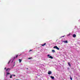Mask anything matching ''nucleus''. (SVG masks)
<instances>
[{"instance_id":"20e7f679","label":"nucleus","mask_w":80,"mask_h":80,"mask_svg":"<svg viewBox=\"0 0 80 80\" xmlns=\"http://www.w3.org/2000/svg\"><path fill=\"white\" fill-rule=\"evenodd\" d=\"M63 42H64L65 43H67L68 41H63Z\"/></svg>"},{"instance_id":"aec40b11","label":"nucleus","mask_w":80,"mask_h":80,"mask_svg":"<svg viewBox=\"0 0 80 80\" xmlns=\"http://www.w3.org/2000/svg\"><path fill=\"white\" fill-rule=\"evenodd\" d=\"M48 57H50V54H49L48 55H47Z\"/></svg>"},{"instance_id":"7ed1b4c3","label":"nucleus","mask_w":80,"mask_h":80,"mask_svg":"<svg viewBox=\"0 0 80 80\" xmlns=\"http://www.w3.org/2000/svg\"><path fill=\"white\" fill-rule=\"evenodd\" d=\"M11 69L10 68H7L6 70V72H7V71H10V70Z\"/></svg>"},{"instance_id":"f3484780","label":"nucleus","mask_w":80,"mask_h":80,"mask_svg":"<svg viewBox=\"0 0 80 80\" xmlns=\"http://www.w3.org/2000/svg\"><path fill=\"white\" fill-rule=\"evenodd\" d=\"M15 58V57H14L13 58V59H14Z\"/></svg>"},{"instance_id":"bb28decb","label":"nucleus","mask_w":80,"mask_h":80,"mask_svg":"<svg viewBox=\"0 0 80 80\" xmlns=\"http://www.w3.org/2000/svg\"><path fill=\"white\" fill-rule=\"evenodd\" d=\"M13 62V61H12V63Z\"/></svg>"},{"instance_id":"423d86ee","label":"nucleus","mask_w":80,"mask_h":80,"mask_svg":"<svg viewBox=\"0 0 80 80\" xmlns=\"http://www.w3.org/2000/svg\"><path fill=\"white\" fill-rule=\"evenodd\" d=\"M50 77L51 78H52V79H54V77L51 76Z\"/></svg>"},{"instance_id":"412c9836","label":"nucleus","mask_w":80,"mask_h":80,"mask_svg":"<svg viewBox=\"0 0 80 80\" xmlns=\"http://www.w3.org/2000/svg\"><path fill=\"white\" fill-rule=\"evenodd\" d=\"M17 57H18V55H17L16 56V58H17Z\"/></svg>"},{"instance_id":"cd10ccee","label":"nucleus","mask_w":80,"mask_h":80,"mask_svg":"<svg viewBox=\"0 0 80 80\" xmlns=\"http://www.w3.org/2000/svg\"><path fill=\"white\" fill-rule=\"evenodd\" d=\"M21 54H20V55H20Z\"/></svg>"},{"instance_id":"39448f33","label":"nucleus","mask_w":80,"mask_h":80,"mask_svg":"<svg viewBox=\"0 0 80 80\" xmlns=\"http://www.w3.org/2000/svg\"><path fill=\"white\" fill-rule=\"evenodd\" d=\"M73 37L75 38V37H76V35L75 34H73Z\"/></svg>"},{"instance_id":"a211bd4d","label":"nucleus","mask_w":80,"mask_h":80,"mask_svg":"<svg viewBox=\"0 0 80 80\" xmlns=\"http://www.w3.org/2000/svg\"><path fill=\"white\" fill-rule=\"evenodd\" d=\"M70 79L71 80H72V77H71Z\"/></svg>"},{"instance_id":"f8f14e48","label":"nucleus","mask_w":80,"mask_h":80,"mask_svg":"<svg viewBox=\"0 0 80 80\" xmlns=\"http://www.w3.org/2000/svg\"><path fill=\"white\" fill-rule=\"evenodd\" d=\"M7 75H10V73H8V72H6Z\"/></svg>"},{"instance_id":"dca6fc26","label":"nucleus","mask_w":80,"mask_h":80,"mask_svg":"<svg viewBox=\"0 0 80 80\" xmlns=\"http://www.w3.org/2000/svg\"><path fill=\"white\" fill-rule=\"evenodd\" d=\"M11 60H10V61H9V62L8 63V64H9V63H10V61H11Z\"/></svg>"},{"instance_id":"a878e982","label":"nucleus","mask_w":80,"mask_h":80,"mask_svg":"<svg viewBox=\"0 0 80 80\" xmlns=\"http://www.w3.org/2000/svg\"><path fill=\"white\" fill-rule=\"evenodd\" d=\"M69 69H70L69 68H68V70H69Z\"/></svg>"},{"instance_id":"9b49d317","label":"nucleus","mask_w":80,"mask_h":80,"mask_svg":"<svg viewBox=\"0 0 80 80\" xmlns=\"http://www.w3.org/2000/svg\"><path fill=\"white\" fill-rule=\"evenodd\" d=\"M68 65L69 66V67H71V65H70V64L69 62L68 63Z\"/></svg>"},{"instance_id":"f03ea898","label":"nucleus","mask_w":80,"mask_h":80,"mask_svg":"<svg viewBox=\"0 0 80 80\" xmlns=\"http://www.w3.org/2000/svg\"><path fill=\"white\" fill-rule=\"evenodd\" d=\"M52 71H49L48 72V75H51V74H52Z\"/></svg>"},{"instance_id":"4be33fe9","label":"nucleus","mask_w":80,"mask_h":80,"mask_svg":"<svg viewBox=\"0 0 80 80\" xmlns=\"http://www.w3.org/2000/svg\"><path fill=\"white\" fill-rule=\"evenodd\" d=\"M62 37H64V36H62L61 37V38H62Z\"/></svg>"},{"instance_id":"5701e85b","label":"nucleus","mask_w":80,"mask_h":80,"mask_svg":"<svg viewBox=\"0 0 80 80\" xmlns=\"http://www.w3.org/2000/svg\"><path fill=\"white\" fill-rule=\"evenodd\" d=\"M32 50H30V51H29V52H31V51H32Z\"/></svg>"},{"instance_id":"393cba45","label":"nucleus","mask_w":80,"mask_h":80,"mask_svg":"<svg viewBox=\"0 0 80 80\" xmlns=\"http://www.w3.org/2000/svg\"><path fill=\"white\" fill-rule=\"evenodd\" d=\"M28 59H31V58H29Z\"/></svg>"},{"instance_id":"6ab92c4d","label":"nucleus","mask_w":80,"mask_h":80,"mask_svg":"<svg viewBox=\"0 0 80 80\" xmlns=\"http://www.w3.org/2000/svg\"><path fill=\"white\" fill-rule=\"evenodd\" d=\"M15 66V62H14V65H13V66L14 67Z\"/></svg>"},{"instance_id":"9d476101","label":"nucleus","mask_w":80,"mask_h":80,"mask_svg":"<svg viewBox=\"0 0 80 80\" xmlns=\"http://www.w3.org/2000/svg\"><path fill=\"white\" fill-rule=\"evenodd\" d=\"M45 45H46V43H44V44H42V46H44Z\"/></svg>"},{"instance_id":"2eb2a0df","label":"nucleus","mask_w":80,"mask_h":80,"mask_svg":"<svg viewBox=\"0 0 80 80\" xmlns=\"http://www.w3.org/2000/svg\"><path fill=\"white\" fill-rule=\"evenodd\" d=\"M12 76H14V77H15V75L12 74Z\"/></svg>"},{"instance_id":"f257e3e1","label":"nucleus","mask_w":80,"mask_h":80,"mask_svg":"<svg viewBox=\"0 0 80 80\" xmlns=\"http://www.w3.org/2000/svg\"><path fill=\"white\" fill-rule=\"evenodd\" d=\"M53 48H56V49H57V50H60V49H59V48L58 47H57V46H56L54 47Z\"/></svg>"},{"instance_id":"0eeeda50","label":"nucleus","mask_w":80,"mask_h":80,"mask_svg":"<svg viewBox=\"0 0 80 80\" xmlns=\"http://www.w3.org/2000/svg\"><path fill=\"white\" fill-rule=\"evenodd\" d=\"M49 58H51V59H52L53 58V57H52V56H50L49 57Z\"/></svg>"},{"instance_id":"6e6552de","label":"nucleus","mask_w":80,"mask_h":80,"mask_svg":"<svg viewBox=\"0 0 80 80\" xmlns=\"http://www.w3.org/2000/svg\"><path fill=\"white\" fill-rule=\"evenodd\" d=\"M19 63H21V62H22V60L20 59H19Z\"/></svg>"},{"instance_id":"b1692460","label":"nucleus","mask_w":80,"mask_h":80,"mask_svg":"<svg viewBox=\"0 0 80 80\" xmlns=\"http://www.w3.org/2000/svg\"><path fill=\"white\" fill-rule=\"evenodd\" d=\"M6 68H7L6 67V68H5L4 69L6 70Z\"/></svg>"},{"instance_id":"1a4fd4ad","label":"nucleus","mask_w":80,"mask_h":80,"mask_svg":"<svg viewBox=\"0 0 80 80\" xmlns=\"http://www.w3.org/2000/svg\"><path fill=\"white\" fill-rule=\"evenodd\" d=\"M52 53H54V52H55V51L54 50H52Z\"/></svg>"},{"instance_id":"ddd939ff","label":"nucleus","mask_w":80,"mask_h":80,"mask_svg":"<svg viewBox=\"0 0 80 80\" xmlns=\"http://www.w3.org/2000/svg\"><path fill=\"white\" fill-rule=\"evenodd\" d=\"M12 75H11L10 76V78H12Z\"/></svg>"},{"instance_id":"4468645a","label":"nucleus","mask_w":80,"mask_h":80,"mask_svg":"<svg viewBox=\"0 0 80 80\" xmlns=\"http://www.w3.org/2000/svg\"><path fill=\"white\" fill-rule=\"evenodd\" d=\"M69 35H70V34H68V35H67V36L68 37V36H69Z\"/></svg>"}]
</instances>
